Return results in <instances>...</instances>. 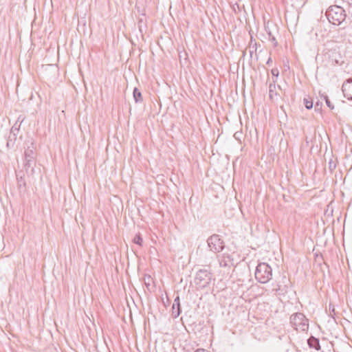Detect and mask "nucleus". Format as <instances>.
<instances>
[{
	"mask_svg": "<svg viewBox=\"0 0 352 352\" xmlns=\"http://www.w3.org/2000/svg\"><path fill=\"white\" fill-rule=\"evenodd\" d=\"M329 21L333 25H340L344 20L345 15L344 10L339 6H331L327 11Z\"/></svg>",
	"mask_w": 352,
	"mask_h": 352,
	"instance_id": "obj_1",
	"label": "nucleus"
},
{
	"mask_svg": "<svg viewBox=\"0 0 352 352\" xmlns=\"http://www.w3.org/2000/svg\"><path fill=\"white\" fill-rule=\"evenodd\" d=\"M272 276V270L266 263H260L256 270L255 277L262 283H267Z\"/></svg>",
	"mask_w": 352,
	"mask_h": 352,
	"instance_id": "obj_2",
	"label": "nucleus"
},
{
	"mask_svg": "<svg viewBox=\"0 0 352 352\" xmlns=\"http://www.w3.org/2000/svg\"><path fill=\"white\" fill-rule=\"evenodd\" d=\"M196 283L203 287L208 285L211 280V274L205 270H201L197 274Z\"/></svg>",
	"mask_w": 352,
	"mask_h": 352,
	"instance_id": "obj_3",
	"label": "nucleus"
},
{
	"mask_svg": "<svg viewBox=\"0 0 352 352\" xmlns=\"http://www.w3.org/2000/svg\"><path fill=\"white\" fill-rule=\"evenodd\" d=\"M208 245L212 250L219 252L223 248V242L217 235L210 236L208 240Z\"/></svg>",
	"mask_w": 352,
	"mask_h": 352,
	"instance_id": "obj_4",
	"label": "nucleus"
},
{
	"mask_svg": "<svg viewBox=\"0 0 352 352\" xmlns=\"http://www.w3.org/2000/svg\"><path fill=\"white\" fill-rule=\"evenodd\" d=\"M344 96L349 100H352V80H347L342 86Z\"/></svg>",
	"mask_w": 352,
	"mask_h": 352,
	"instance_id": "obj_5",
	"label": "nucleus"
},
{
	"mask_svg": "<svg viewBox=\"0 0 352 352\" xmlns=\"http://www.w3.org/2000/svg\"><path fill=\"white\" fill-rule=\"evenodd\" d=\"M304 102L307 109H310L313 107V102L308 99H305Z\"/></svg>",
	"mask_w": 352,
	"mask_h": 352,
	"instance_id": "obj_6",
	"label": "nucleus"
},
{
	"mask_svg": "<svg viewBox=\"0 0 352 352\" xmlns=\"http://www.w3.org/2000/svg\"><path fill=\"white\" fill-rule=\"evenodd\" d=\"M133 95L136 100H138L141 98V93L139 91L138 89H135L133 91Z\"/></svg>",
	"mask_w": 352,
	"mask_h": 352,
	"instance_id": "obj_7",
	"label": "nucleus"
},
{
	"mask_svg": "<svg viewBox=\"0 0 352 352\" xmlns=\"http://www.w3.org/2000/svg\"><path fill=\"white\" fill-rule=\"evenodd\" d=\"M134 242L140 245L142 243V239L140 236H138L134 239Z\"/></svg>",
	"mask_w": 352,
	"mask_h": 352,
	"instance_id": "obj_8",
	"label": "nucleus"
},
{
	"mask_svg": "<svg viewBox=\"0 0 352 352\" xmlns=\"http://www.w3.org/2000/svg\"><path fill=\"white\" fill-rule=\"evenodd\" d=\"M326 103L327 104V106L331 108V109H333L334 107L333 105H331V102L329 101V100L328 98L326 99Z\"/></svg>",
	"mask_w": 352,
	"mask_h": 352,
	"instance_id": "obj_9",
	"label": "nucleus"
},
{
	"mask_svg": "<svg viewBox=\"0 0 352 352\" xmlns=\"http://www.w3.org/2000/svg\"><path fill=\"white\" fill-rule=\"evenodd\" d=\"M272 74L275 75V74H276V72H274V71H272Z\"/></svg>",
	"mask_w": 352,
	"mask_h": 352,
	"instance_id": "obj_10",
	"label": "nucleus"
}]
</instances>
